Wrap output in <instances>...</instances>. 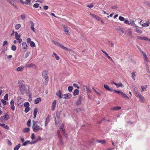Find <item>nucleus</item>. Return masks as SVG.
<instances>
[{"instance_id":"nucleus-54","label":"nucleus","mask_w":150,"mask_h":150,"mask_svg":"<svg viewBox=\"0 0 150 150\" xmlns=\"http://www.w3.org/2000/svg\"><path fill=\"white\" fill-rule=\"evenodd\" d=\"M29 131L30 129L28 128H25L24 129V132H28Z\"/></svg>"},{"instance_id":"nucleus-4","label":"nucleus","mask_w":150,"mask_h":150,"mask_svg":"<svg viewBox=\"0 0 150 150\" xmlns=\"http://www.w3.org/2000/svg\"><path fill=\"white\" fill-rule=\"evenodd\" d=\"M41 138L40 137H39L38 139H36L34 141H32L31 142H30L29 141H25V142H23L22 144V145L24 146H25L27 145L28 144H34L35 143L37 142L38 141H39L40 139Z\"/></svg>"},{"instance_id":"nucleus-18","label":"nucleus","mask_w":150,"mask_h":150,"mask_svg":"<svg viewBox=\"0 0 150 150\" xmlns=\"http://www.w3.org/2000/svg\"><path fill=\"white\" fill-rule=\"evenodd\" d=\"M59 138L60 142L62 144H63L62 139L61 136L60 132L59 131L57 132Z\"/></svg>"},{"instance_id":"nucleus-23","label":"nucleus","mask_w":150,"mask_h":150,"mask_svg":"<svg viewBox=\"0 0 150 150\" xmlns=\"http://www.w3.org/2000/svg\"><path fill=\"white\" fill-rule=\"evenodd\" d=\"M96 142L98 143H101L102 144H105L106 142V141L105 140H99L98 139H96Z\"/></svg>"},{"instance_id":"nucleus-51","label":"nucleus","mask_w":150,"mask_h":150,"mask_svg":"<svg viewBox=\"0 0 150 150\" xmlns=\"http://www.w3.org/2000/svg\"><path fill=\"white\" fill-rule=\"evenodd\" d=\"M30 54V52H27L25 54L24 58L25 59Z\"/></svg>"},{"instance_id":"nucleus-12","label":"nucleus","mask_w":150,"mask_h":150,"mask_svg":"<svg viewBox=\"0 0 150 150\" xmlns=\"http://www.w3.org/2000/svg\"><path fill=\"white\" fill-rule=\"evenodd\" d=\"M63 96L64 98L66 99H69L71 97V95L69 93L65 94L63 95Z\"/></svg>"},{"instance_id":"nucleus-37","label":"nucleus","mask_w":150,"mask_h":150,"mask_svg":"<svg viewBox=\"0 0 150 150\" xmlns=\"http://www.w3.org/2000/svg\"><path fill=\"white\" fill-rule=\"evenodd\" d=\"M21 25L20 24H17L15 25V29L16 30L19 29L21 27Z\"/></svg>"},{"instance_id":"nucleus-60","label":"nucleus","mask_w":150,"mask_h":150,"mask_svg":"<svg viewBox=\"0 0 150 150\" xmlns=\"http://www.w3.org/2000/svg\"><path fill=\"white\" fill-rule=\"evenodd\" d=\"M8 43L7 41L5 40L4 41L3 43V46H4L6 45H7Z\"/></svg>"},{"instance_id":"nucleus-2","label":"nucleus","mask_w":150,"mask_h":150,"mask_svg":"<svg viewBox=\"0 0 150 150\" xmlns=\"http://www.w3.org/2000/svg\"><path fill=\"white\" fill-rule=\"evenodd\" d=\"M38 122L36 121H33L32 128L33 132H36L39 130H42V129L40 126L38 125Z\"/></svg>"},{"instance_id":"nucleus-34","label":"nucleus","mask_w":150,"mask_h":150,"mask_svg":"<svg viewBox=\"0 0 150 150\" xmlns=\"http://www.w3.org/2000/svg\"><path fill=\"white\" fill-rule=\"evenodd\" d=\"M52 56L53 57L54 56L57 60H58L59 59V57L55 53H53Z\"/></svg>"},{"instance_id":"nucleus-46","label":"nucleus","mask_w":150,"mask_h":150,"mask_svg":"<svg viewBox=\"0 0 150 150\" xmlns=\"http://www.w3.org/2000/svg\"><path fill=\"white\" fill-rule=\"evenodd\" d=\"M8 95L7 94H6L4 97V100H8Z\"/></svg>"},{"instance_id":"nucleus-48","label":"nucleus","mask_w":150,"mask_h":150,"mask_svg":"<svg viewBox=\"0 0 150 150\" xmlns=\"http://www.w3.org/2000/svg\"><path fill=\"white\" fill-rule=\"evenodd\" d=\"M6 100H5L4 99H1V101L2 103L4 104V105H6L7 104V102L6 101Z\"/></svg>"},{"instance_id":"nucleus-56","label":"nucleus","mask_w":150,"mask_h":150,"mask_svg":"<svg viewBox=\"0 0 150 150\" xmlns=\"http://www.w3.org/2000/svg\"><path fill=\"white\" fill-rule=\"evenodd\" d=\"M25 16L24 14H22L21 16V19L22 20H24L25 18Z\"/></svg>"},{"instance_id":"nucleus-17","label":"nucleus","mask_w":150,"mask_h":150,"mask_svg":"<svg viewBox=\"0 0 150 150\" xmlns=\"http://www.w3.org/2000/svg\"><path fill=\"white\" fill-rule=\"evenodd\" d=\"M104 87L107 90L113 92L114 90L110 88L107 85H104Z\"/></svg>"},{"instance_id":"nucleus-21","label":"nucleus","mask_w":150,"mask_h":150,"mask_svg":"<svg viewBox=\"0 0 150 150\" xmlns=\"http://www.w3.org/2000/svg\"><path fill=\"white\" fill-rule=\"evenodd\" d=\"M56 101L54 100L53 101L52 104V110L53 111L54 110L56 105Z\"/></svg>"},{"instance_id":"nucleus-6","label":"nucleus","mask_w":150,"mask_h":150,"mask_svg":"<svg viewBox=\"0 0 150 150\" xmlns=\"http://www.w3.org/2000/svg\"><path fill=\"white\" fill-rule=\"evenodd\" d=\"M15 35L16 39L18 40L19 43H20L22 40V39L20 38V35L18 34L17 32H15Z\"/></svg>"},{"instance_id":"nucleus-5","label":"nucleus","mask_w":150,"mask_h":150,"mask_svg":"<svg viewBox=\"0 0 150 150\" xmlns=\"http://www.w3.org/2000/svg\"><path fill=\"white\" fill-rule=\"evenodd\" d=\"M9 118V116L8 114H6L4 115L1 116L0 119L2 122H6L7 120Z\"/></svg>"},{"instance_id":"nucleus-13","label":"nucleus","mask_w":150,"mask_h":150,"mask_svg":"<svg viewBox=\"0 0 150 150\" xmlns=\"http://www.w3.org/2000/svg\"><path fill=\"white\" fill-rule=\"evenodd\" d=\"M137 97L139 98L140 101L142 102H144L145 100V98L141 94L137 96Z\"/></svg>"},{"instance_id":"nucleus-40","label":"nucleus","mask_w":150,"mask_h":150,"mask_svg":"<svg viewBox=\"0 0 150 150\" xmlns=\"http://www.w3.org/2000/svg\"><path fill=\"white\" fill-rule=\"evenodd\" d=\"M11 49L13 51H15L16 49V47L15 45H13L11 46Z\"/></svg>"},{"instance_id":"nucleus-9","label":"nucleus","mask_w":150,"mask_h":150,"mask_svg":"<svg viewBox=\"0 0 150 150\" xmlns=\"http://www.w3.org/2000/svg\"><path fill=\"white\" fill-rule=\"evenodd\" d=\"M133 89L134 91V93L136 97L140 94L138 89L135 86H133Z\"/></svg>"},{"instance_id":"nucleus-24","label":"nucleus","mask_w":150,"mask_h":150,"mask_svg":"<svg viewBox=\"0 0 150 150\" xmlns=\"http://www.w3.org/2000/svg\"><path fill=\"white\" fill-rule=\"evenodd\" d=\"M63 28H64V31L65 32L66 34H69V30L67 27L65 26V25H63Z\"/></svg>"},{"instance_id":"nucleus-36","label":"nucleus","mask_w":150,"mask_h":150,"mask_svg":"<svg viewBox=\"0 0 150 150\" xmlns=\"http://www.w3.org/2000/svg\"><path fill=\"white\" fill-rule=\"evenodd\" d=\"M21 146V144L19 143L18 144V145L14 147V150H18L19 149Z\"/></svg>"},{"instance_id":"nucleus-35","label":"nucleus","mask_w":150,"mask_h":150,"mask_svg":"<svg viewBox=\"0 0 150 150\" xmlns=\"http://www.w3.org/2000/svg\"><path fill=\"white\" fill-rule=\"evenodd\" d=\"M149 23H144L143 24H142L141 25L143 27H148L149 25Z\"/></svg>"},{"instance_id":"nucleus-64","label":"nucleus","mask_w":150,"mask_h":150,"mask_svg":"<svg viewBox=\"0 0 150 150\" xmlns=\"http://www.w3.org/2000/svg\"><path fill=\"white\" fill-rule=\"evenodd\" d=\"M87 6L90 8H91L94 6L92 4H91L90 5H87Z\"/></svg>"},{"instance_id":"nucleus-32","label":"nucleus","mask_w":150,"mask_h":150,"mask_svg":"<svg viewBox=\"0 0 150 150\" xmlns=\"http://www.w3.org/2000/svg\"><path fill=\"white\" fill-rule=\"evenodd\" d=\"M129 25H131L132 26H134L135 25V23L134 21L133 20L130 19L129 21Z\"/></svg>"},{"instance_id":"nucleus-14","label":"nucleus","mask_w":150,"mask_h":150,"mask_svg":"<svg viewBox=\"0 0 150 150\" xmlns=\"http://www.w3.org/2000/svg\"><path fill=\"white\" fill-rule=\"evenodd\" d=\"M90 15L95 19L97 20L98 21H100V18L98 16L94 14H92L91 13H90Z\"/></svg>"},{"instance_id":"nucleus-57","label":"nucleus","mask_w":150,"mask_h":150,"mask_svg":"<svg viewBox=\"0 0 150 150\" xmlns=\"http://www.w3.org/2000/svg\"><path fill=\"white\" fill-rule=\"evenodd\" d=\"M105 55L107 57L110 59L111 61H112V59L111 58V57L108 55V54L107 53Z\"/></svg>"},{"instance_id":"nucleus-39","label":"nucleus","mask_w":150,"mask_h":150,"mask_svg":"<svg viewBox=\"0 0 150 150\" xmlns=\"http://www.w3.org/2000/svg\"><path fill=\"white\" fill-rule=\"evenodd\" d=\"M135 72H132L131 73V75H132V79H134L135 80V77L136 76L135 75Z\"/></svg>"},{"instance_id":"nucleus-26","label":"nucleus","mask_w":150,"mask_h":150,"mask_svg":"<svg viewBox=\"0 0 150 150\" xmlns=\"http://www.w3.org/2000/svg\"><path fill=\"white\" fill-rule=\"evenodd\" d=\"M41 100V99L40 98H36L34 100V103L35 104L38 103Z\"/></svg>"},{"instance_id":"nucleus-7","label":"nucleus","mask_w":150,"mask_h":150,"mask_svg":"<svg viewBox=\"0 0 150 150\" xmlns=\"http://www.w3.org/2000/svg\"><path fill=\"white\" fill-rule=\"evenodd\" d=\"M82 90L84 92L86 91L87 93L91 92V91L89 89V88L85 85L82 86Z\"/></svg>"},{"instance_id":"nucleus-38","label":"nucleus","mask_w":150,"mask_h":150,"mask_svg":"<svg viewBox=\"0 0 150 150\" xmlns=\"http://www.w3.org/2000/svg\"><path fill=\"white\" fill-rule=\"evenodd\" d=\"M30 46L32 47H35V43L33 41H31L30 43Z\"/></svg>"},{"instance_id":"nucleus-50","label":"nucleus","mask_w":150,"mask_h":150,"mask_svg":"<svg viewBox=\"0 0 150 150\" xmlns=\"http://www.w3.org/2000/svg\"><path fill=\"white\" fill-rule=\"evenodd\" d=\"M24 106L25 107H29V104L28 102H25L24 104Z\"/></svg>"},{"instance_id":"nucleus-49","label":"nucleus","mask_w":150,"mask_h":150,"mask_svg":"<svg viewBox=\"0 0 150 150\" xmlns=\"http://www.w3.org/2000/svg\"><path fill=\"white\" fill-rule=\"evenodd\" d=\"M49 121V119L48 118H46L45 123V126H46Z\"/></svg>"},{"instance_id":"nucleus-27","label":"nucleus","mask_w":150,"mask_h":150,"mask_svg":"<svg viewBox=\"0 0 150 150\" xmlns=\"http://www.w3.org/2000/svg\"><path fill=\"white\" fill-rule=\"evenodd\" d=\"M24 67L23 66H20L18 67L16 70L18 71H21L24 69Z\"/></svg>"},{"instance_id":"nucleus-30","label":"nucleus","mask_w":150,"mask_h":150,"mask_svg":"<svg viewBox=\"0 0 150 150\" xmlns=\"http://www.w3.org/2000/svg\"><path fill=\"white\" fill-rule=\"evenodd\" d=\"M141 87L142 88V90L141 91V92H143L144 91H146V89L147 87V86H141Z\"/></svg>"},{"instance_id":"nucleus-52","label":"nucleus","mask_w":150,"mask_h":150,"mask_svg":"<svg viewBox=\"0 0 150 150\" xmlns=\"http://www.w3.org/2000/svg\"><path fill=\"white\" fill-rule=\"evenodd\" d=\"M45 85H47L49 80L48 77L45 78Z\"/></svg>"},{"instance_id":"nucleus-44","label":"nucleus","mask_w":150,"mask_h":150,"mask_svg":"<svg viewBox=\"0 0 150 150\" xmlns=\"http://www.w3.org/2000/svg\"><path fill=\"white\" fill-rule=\"evenodd\" d=\"M30 110V108L29 107H26L25 108V112H28Z\"/></svg>"},{"instance_id":"nucleus-59","label":"nucleus","mask_w":150,"mask_h":150,"mask_svg":"<svg viewBox=\"0 0 150 150\" xmlns=\"http://www.w3.org/2000/svg\"><path fill=\"white\" fill-rule=\"evenodd\" d=\"M129 21L127 20H125L124 21L125 23L128 24V25H129Z\"/></svg>"},{"instance_id":"nucleus-20","label":"nucleus","mask_w":150,"mask_h":150,"mask_svg":"<svg viewBox=\"0 0 150 150\" xmlns=\"http://www.w3.org/2000/svg\"><path fill=\"white\" fill-rule=\"evenodd\" d=\"M81 96L79 95V99L76 101V105H79L81 104Z\"/></svg>"},{"instance_id":"nucleus-1","label":"nucleus","mask_w":150,"mask_h":150,"mask_svg":"<svg viewBox=\"0 0 150 150\" xmlns=\"http://www.w3.org/2000/svg\"><path fill=\"white\" fill-rule=\"evenodd\" d=\"M19 87L21 92L22 93L25 92L28 93L29 91V87L26 85H24L21 83H20L19 84Z\"/></svg>"},{"instance_id":"nucleus-11","label":"nucleus","mask_w":150,"mask_h":150,"mask_svg":"<svg viewBox=\"0 0 150 150\" xmlns=\"http://www.w3.org/2000/svg\"><path fill=\"white\" fill-rule=\"evenodd\" d=\"M22 49L25 50V51L27 50L28 49V46L25 42H23L22 43Z\"/></svg>"},{"instance_id":"nucleus-33","label":"nucleus","mask_w":150,"mask_h":150,"mask_svg":"<svg viewBox=\"0 0 150 150\" xmlns=\"http://www.w3.org/2000/svg\"><path fill=\"white\" fill-rule=\"evenodd\" d=\"M79 93V91L77 89H75L74 92L73 94L74 96L78 95Z\"/></svg>"},{"instance_id":"nucleus-61","label":"nucleus","mask_w":150,"mask_h":150,"mask_svg":"<svg viewBox=\"0 0 150 150\" xmlns=\"http://www.w3.org/2000/svg\"><path fill=\"white\" fill-rule=\"evenodd\" d=\"M144 59H145V60L146 61V62H148L149 61V59H148V58L147 57H146Z\"/></svg>"},{"instance_id":"nucleus-31","label":"nucleus","mask_w":150,"mask_h":150,"mask_svg":"<svg viewBox=\"0 0 150 150\" xmlns=\"http://www.w3.org/2000/svg\"><path fill=\"white\" fill-rule=\"evenodd\" d=\"M30 23L31 24V29L34 32H35V28H34V24L33 23V22L32 21H31L30 22Z\"/></svg>"},{"instance_id":"nucleus-58","label":"nucleus","mask_w":150,"mask_h":150,"mask_svg":"<svg viewBox=\"0 0 150 150\" xmlns=\"http://www.w3.org/2000/svg\"><path fill=\"white\" fill-rule=\"evenodd\" d=\"M128 34L129 35L130 37H132V33L131 31H130L128 32Z\"/></svg>"},{"instance_id":"nucleus-55","label":"nucleus","mask_w":150,"mask_h":150,"mask_svg":"<svg viewBox=\"0 0 150 150\" xmlns=\"http://www.w3.org/2000/svg\"><path fill=\"white\" fill-rule=\"evenodd\" d=\"M39 6V4H38L36 3L34 4L33 5V6L34 7L37 8H38Z\"/></svg>"},{"instance_id":"nucleus-19","label":"nucleus","mask_w":150,"mask_h":150,"mask_svg":"<svg viewBox=\"0 0 150 150\" xmlns=\"http://www.w3.org/2000/svg\"><path fill=\"white\" fill-rule=\"evenodd\" d=\"M42 75L44 79L48 77L47 74V72L45 71H43L42 72Z\"/></svg>"},{"instance_id":"nucleus-43","label":"nucleus","mask_w":150,"mask_h":150,"mask_svg":"<svg viewBox=\"0 0 150 150\" xmlns=\"http://www.w3.org/2000/svg\"><path fill=\"white\" fill-rule=\"evenodd\" d=\"M120 109H121V107H120L116 106V107H114V108H113L112 109L113 110H120Z\"/></svg>"},{"instance_id":"nucleus-41","label":"nucleus","mask_w":150,"mask_h":150,"mask_svg":"<svg viewBox=\"0 0 150 150\" xmlns=\"http://www.w3.org/2000/svg\"><path fill=\"white\" fill-rule=\"evenodd\" d=\"M135 31L136 32L142 34V30L138 28L135 30Z\"/></svg>"},{"instance_id":"nucleus-62","label":"nucleus","mask_w":150,"mask_h":150,"mask_svg":"<svg viewBox=\"0 0 150 150\" xmlns=\"http://www.w3.org/2000/svg\"><path fill=\"white\" fill-rule=\"evenodd\" d=\"M31 139H34L35 138V136L34 134H32L31 135Z\"/></svg>"},{"instance_id":"nucleus-16","label":"nucleus","mask_w":150,"mask_h":150,"mask_svg":"<svg viewBox=\"0 0 150 150\" xmlns=\"http://www.w3.org/2000/svg\"><path fill=\"white\" fill-rule=\"evenodd\" d=\"M10 106L12 110H15V107L14 105V102L13 100H12L10 102Z\"/></svg>"},{"instance_id":"nucleus-15","label":"nucleus","mask_w":150,"mask_h":150,"mask_svg":"<svg viewBox=\"0 0 150 150\" xmlns=\"http://www.w3.org/2000/svg\"><path fill=\"white\" fill-rule=\"evenodd\" d=\"M56 95L58 96L59 98L61 99L63 98V97L62 96V93L61 91H57L56 93Z\"/></svg>"},{"instance_id":"nucleus-29","label":"nucleus","mask_w":150,"mask_h":150,"mask_svg":"<svg viewBox=\"0 0 150 150\" xmlns=\"http://www.w3.org/2000/svg\"><path fill=\"white\" fill-rule=\"evenodd\" d=\"M120 94H121V95L123 98H127L128 99H129V98L128 97V96L125 94L123 92H122Z\"/></svg>"},{"instance_id":"nucleus-25","label":"nucleus","mask_w":150,"mask_h":150,"mask_svg":"<svg viewBox=\"0 0 150 150\" xmlns=\"http://www.w3.org/2000/svg\"><path fill=\"white\" fill-rule=\"evenodd\" d=\"M38 112V109L37 108H35L34 109L33 112V117L35 118Z\"/></svg>"},{"instance_id":"nucleus-42","label":"nucleus","mask_w":150,"mask_h":150,"mask_svg":"<svg viewBox=\"0 0 150 150\" xmlns=\"http://www.w3.org/2000/svg\"><path fill=\"white\" fill-rule=\"evenodd\" d=\"M68 89L69 91V92H72V90L73 89V88L71 86H70L68 87Z\"/></svg>"},{"instance_id":"nucleus-45","label":"nucleus","mask_w":150,"mask_h":150,"mask_svg":"<svg viewBox=\"0 0 150 150\" xmlns=\"http://www.w3.org/2000/svg\"><path fill=\"white\" fill-rule=\"evenodd\" d=\"M27 125L28 127H30L31 126V120L29 119L27 122Z\"/></svg>"},{"instance_id":"nucleus-28","label":"nucleus","mask_w":150,"mask_h":150,"mask_svg":"<svg viewBox=\"0 0 150 150\" xmlns=\"http://www.w3.org/2000/svg\"><path fill=\"white\" fill-rule=\"evenodd\" d=\"M22 102V101L21 98L20 97L17 98V103L18 105L21 104Z\"/></svg>"},{"instance_id":"nucleus-47","label":"nucleus","mask_w":150,"mask_h":150,"mask_svg":"<svg viewBox=\"0 0 150 150\" xmlns=\"http://www.w3.org/2000/svg\"><path fill=\"white\" fill-rule=\"evenodd\" d=\"M119 19L121 21H125V18L124 17L122 16H119Z\"/></svg>"},{"instance_id":"nucleus-63","label":"nucleus","mask_w":150,"mask_h":150,"mask_svg":"<svg viewBox=\"0 0 150 150\" xmlns=\"http://www.w3.org/2000/svg\"><path fill=\"white\" fill-rule=\"evenodd\" d=\"M4 128L7 130H9V127L8 125H5L4 127Z\"/></svg>"},{"instance_id":"nucleus-3","label":"nucleus","mask_w":150,"mask_h":150,"mask_svg":"<svg viewBox=\"0 0 150 150\" xmlns=\"http://www.w3.org/2000/svg\"><path fill=\"white\" fill-rule=\"evenodd\" d=\"M52 42L54 44L56 45L61 47V48L67 51H69V49L64 47L63 45L60 44L59 42H58L54 41H53Z\"/></svg>"},{"instance_id":"nucleus-53","label":"nucleus","mask_w":150,"mask_h":150,"mask_svg":"<svg viewBox=\"0 0 150 150\" xmlns=\"http://www.w3.org/2000/svg\"><path fill=\"white\" fill-rule=\"evenodd\" d=\"M27 42L28 43H30L32 41L30 38H28L26 39Z\"/></svg>"},{"instance_id":"nucleus-22","label":"nucleus","mask_w":150,"mask_h":150,"mask_svg":"<svg viewBox=\"0 0 150 150\" xmlns=\"http://www.w3.org/2000/svg\"><path fill=\"white\" fill-rule=\"evenodd\" d=\"M112 83L116 85L117 88L123 86L122 84L120 83H117L114 82H112Z\"/></svg>"},{"instance_id":"nucleus-10","label":"nucleus","mask_w":150,"mask_h":150,"mask_svg":"<svg viewBox=\"0 0 150 150\" xmlns=\"http://www.w3.org/2000/svg\"><path fill=\"white\" fill-rule=\"evenodd\" d=\"M60 130L62 131V133L64 134L65 137L67 138V134L65 133V131L64 129V125L62 124V125L60 127Z\"/></svg>"},{"instance_id":"nucleus-8","label":"nucleus","mask_w":150,"mask_h":150,"mask_svg":"<svg viewBox=\"0 0 150 150\" xmlns=\"http://www.w3.org/2000/svg\"><path fill=\"white\" fill-rule=\"evenodd\" d=\"M25 66L27 67H32L35 69H37V67L35 65L32 63H28L25 65Z\"/></svg>"}]
</instances>
